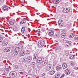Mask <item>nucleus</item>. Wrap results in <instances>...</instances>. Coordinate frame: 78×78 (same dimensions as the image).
I'll use <instances>...</instances> for the list:
<instances>
[{
    "instance_id": "nucleus-22",
    "label": "nucleus",
    "mask_w": 78,
    "mask_h": 78,
    "mask_svg": "<svg viewBox=\"0 0 78 78\" xmlns=\"http://www.w3.org/2000/svg\"><path fill=\"white\" fill-rule=\"evenodd\" d=\"M70 64L71 66H75V62L74 61H72L70 62Z\"/></svg>"
},
{
    "instance_id": "nucleus-1",
    "label": "nucleus",
    "mask_w": 78,
    "mask_h": 78,
    "mask_svg": "<svg viewBox=\"0 0 78 78\" xmlns=\"http://www.w3.org/2000/svg\"><path fill=\"white\" fill-rule=\"evenodd\" d=\"M9 75L12 78H14L17 75V73L16 71H12L10 73Z\"/></svg>"
},
{
    "instance_id": "nucleus-46",
    "label": "nucleus",
    "mask_w": 78,
    "mask_h": 78,
    "mask_svg": "<svg viewBox=\"0 0 78 78\" xmlns=\"http://www.w3.org/2000/svg\"><path fill=\"white\" fill-rule=\"evenodd\" d=\"M48 63H47L45 62H44V64H43V65L44 66H45L47 65V64H48Z\"/></svg>"
},
{
    "instance_id": "nucleus-2",
    "label": "nucleus",
    "mask_w": 78,
    "mask_h": 78,
    "mask_svg": "<svg viewBox=\"0 0 78 78\" xmlns=\"http://www.w3.org/2000/svg\"><path fill=\"white\" fill-rule=\"evenodd\" d=\"M44 59L42 58V57H39L37 59V60L38 63H41V64H43L44 62Z\"/></svg>"
},
{
    "instance_id": "nucleus-49",
    "label": "nucleus",
    "mask_w": 78,
    "mask_h": 78,
    "mask_svg": "<svg viewBox=\"0 0 78 78\" xmlns=\"http://www.w3.org/2000/svg\"><path fill=\"white\" fill-rule=\"evenodd\" d=\"M18 48L23 49V46H21V47H18Z\"/></svg>"
},
{
    "instance_id": "nucleus-40",
    "label": "nucleus",
    "mask_w": 78,
    "mask_h": 78,
    "mask_svg": "<svg viewBox=\"0 0 78 78\" xmlns=\"http://www.w3.org/2000/svg\"><path fill=\"white\" fill-rule=\"evenodd\" d=\"M15 67L16 69H18L19 68V66L18 65H16L15 66Z\"/></svg>"
},
{
    "instance_id": "nucleus-43",
    "label": "nucleus",
    "mask_w": 78,
    "mask_h": 78,
    "mask_svg": "<svg viewBox=\"0 0 78 78\" xmlns=\"http://www.w3.org/2000/svg\"><path fill=\"white\" fill-rule=\"evenodd\" d=\"M36 32L37 34L40 33V32H41V30H40V29H38L37 30Z\"/></svg>"
},
{
    "instance_id": "nucleus-18",
    "label": "nucleus",
    "mask_w": 78,
    "mask_h": 78,
    "mask_svg": "<svg viewBox=\"0 0 78 78\" xmlns=\"http://www.w3.org/2000/svg\"><path fill=\"white\" fill-rule=\"evenodd\" d=\"M10 51V48H6L4 50V51L5 53H8Z\"/></svg>"
},
{
    "instance_id": "nucleus-56",
    "label": "nucleus",
    "mask_w": 78,
    "mask_h": 78,
    "mask_svg": "<svg viewBox=\"0 0 78 78\" xmlns=\"http://www.w3.org/2000/svg\"><path fill=\"white\" fill-rule=\"evenodd\" d=\"M75 55H73V58H74V57H75Z\"/></svg>"
},
{
    "instance_id": "nucleus-34",
    "label": "nucleus",
    "mask_w": 78,
    "mask_h": 78,
    "mask_svg": "<svg viewBox=\"0 0 78 78\" xmlns=\"http://www.w3.org/2000/svg\"><path fill=\"white\" fill-rule=\"evenodd\" d=\"M71 27H72L71 24H69L67 25V28H70Z\"/></svg>"
},
{
    "instance_id": "nucleus-6",
    "label": "nucleus",
    "mask_w": 78,
    "mask_h": 78,
    "mask_svg": "<svg viewBox=\"0 0 78 78\" xmlns=\"http://www.w3.org/2000/svg\"><path fill=\"white\" fill-rule=\"evenodd\" d=\"M61 73L58 72L55 74L54 78H60L61 75Z\"/></svg>"
},
{
    "instance_id": "nucleus-55",
    "label": "nucleus",
    "mask_w": 78,
    "mask_h": 78,
    "mask_svg": "<svg viewBox=\"0 0 78 78\" xmlns=\"http://www.w3.org/2000/svg\"><path fill=\"white\" fill-rule=\"evenodd\" d=\"M69 56H73V55H70Z\"/></svg>"
},
{
    "instance_id": "nucleus-14",
    "label": "nucleus",
    "mask_w": 78,
    "mask_h": 78,
    "mask_svg": "<svg viewBox=\"0 0 78 78\" xmlns=\"http://www.w3.org/2000/svg\"><path fill=\"white\" fill-rule=\"evenodd\" d=\"M53 34H54V32L53 30L50 31L48 34L49 36H53Z\"/></svg>"
},
{
    "instance_id": "nucleus-23",
    "label": "nucleus",
    "mask_w": 78,
    "mask_h": 78,
    "mask_svg": "<svg viewBox=\"0 0 78 78\" xmlns=\"http://www.w3.org/2000/svg\"><path fill=\"white\" fill-rule=\"evenodd\" d=\"M20 53V55L21 56H24V55H25V51H23L21 52Z\"/></svg>"
},
{
    "instance_id": "nucleus-29",
    "label": "nucleus",
    "mask_w": 78,
    "mask_h": 78,
    "mask_svg": "<svg viewBox=\"0 0 78 78\" xmlns=\"http://www.w3.org/2000/svg\"><path fill=\"white\" fill-rule=\"evenodd\" d=\"M2 44L4 46H5L6 45H7V44H8V42H6L5 41H3L2 42Z\"/></svg>"
},
{
    "instance_id": "nucleus-3",
    "label": "nucleus",
    "mask_w": 78,
    "mask_h": 78,
    "mask_svg": "<svg viewBox=\"0 0 78 78\" xmlns=\"http://www.w3.org/2000/svg\"><path fill=\"white\" fill-rule=\"evenodd\" d=\"M58 25L60 27H62L64 25V22H63V20L61 19H60L58 21Z\"/></svg>"
},
{
    "instance_id": "nucleus-52",
    "label": "nucleus",
    "mask_w": 78,
    "mask_h": 78,
    "mask_svg": "<svg viewBox=\"0 0 78 78\" xmlns=\"http://www.w3.org/2000/svg\"><path fill=\"white\" fill-rule=\"evenodd\" d=\"M45 75V73H43L42 74V76H44Z\"/></svg>"
},
{
    "instance_id": "nucleus-13",
    "label": "nucleus",
    "mask_w": 78,
    "mask_h": 78,
    "mask_svg": "<svg viewBox=\"0 0 78 78\" xmlns=\"http://www.w3.org/2000/svg\"><path fill=\"white\" fill-rule=\"evenodd\" d=\"M27 59L28 62H30L32 60V56H28L27 58Z\"/></svg>"
},
{
    "instance_id": "nucleus-28",
    "label": "nucleus",
    "mask_w": 78,
    "mask_h": 78,
    "mask_svg": "<svg viewBox=\"0 0 78 78\" xmlns=\"http://www.w3.org/2000/svg\"><path fill=\"white\" fill-rule=\"evenodd\" d=\"M25 27H23L21 29V32L22 33H24L25 31Z\"/></svg>"
},
{
    "instance_id": "nucleus-15",
    "label": "nucleus",
    "mask_w": 78,
    "mask_h": 78,
    "mask_svg": "<svg viewBox=\"0 0 78 78\" xmlns=\"http://www.w3.org/2000/svg\"><path fill=\"white\" fill-rule=\"evenodd\" d=\"M53 34H54V32L53 30L50 31L48 34L49 36H53Z\"/></svg>"
},
{
    "instance_id": "nucleus-19",
    "label": "nucleus",
    "mask_w": 78,
    "mask_h": 78,
    "mask_svg": "<svg viewBox=\"0 0 78 78\" xmlns=\"http://www.w3.org/2000/svg\"><path fill=\"white\" fill-rule=\"evenodd\" d=\"M34 55L35 56L33 59V61H35L36 60V59L38 57V55H37L35 53H34Z\"/></svg>"
},
{
    "instance_id": "nucleus-30",
    "label": "nucleus",
    "mask_w": 78,
    "mask_h": 78,
    "mask_svg": "<svg viewBox=\"0 0 78 78\" xmlns=\"http://www.w3.org/2000/svg\"><path fill=\"white\" fill-rule=\"evenodd\" d=\"M4 72L5 73H8L9 72V69H5Z\"/></svg>"
},
{
    "instance_id": "nucleus-9",
    "label": "nucleus",
    "mask_w": 78,
    "mask_h": 78,
    "mask_svg": "<svg viewBox=\"0 0 78 78\" xmlns=\"http://www.w3.org/2000/svg\"><path fill=\"white\" fill-rule=\"evenodd\" d=\"M51 68V64H49L46 67V70L47 71H48L50 70Z\"/></svg>"
},
{
    "instance_id": "nucleus-25",
    "label": "nucleus",
    "mask_w": 78,
    "mask_h": 78,
    "mask_svg": "<svg viewBox=\"0 0 78 78\" xmlns=\"http://www.w3.org/2000/svg\"><path fill=\"white\" fill-rule=\"evenodd\" d=\"M74 36H75V34L72 33L69 36V37L70 38H73L74 37Z\"/></svg>"
},
{
    "instance_id": "nucleus-10",
    "label": "nucleus",
    "mask_w": 78,
    "mask_h": 78,
    "mask_svg": "<svg viewBox=\"0 0 78 78\" xmlns=\"http://www.w3.org/2000/svg\"><path fill=\"white\" fill-rule=\"evenodd\" d=\"M30 66L34 70V69H35V68L36 67V64H35V63L34 62L31 63L30 64Z\"/></svg>"
},
{
    "instance_id": "nucleus-36",
    "label": "nucleus",
    "mask_w": 78,
    "mask_h": 78,
    "mask_svg": "<svg viewBox=\"0 0 78 78\" xmlns=\"http://www.w3.org/2000/svg\"><path fill=\"white\" fill-rule=\"evenodd\" d=\"M65 46L66 47H69L70 46L68 44V43H65Z\"/></svg>"
},
{
    "instance_id": "nucleus-42",
    "label": "nucleus",
    "mask_w": 78,
    "mask_h": 78,
    "mask_svg": "<svg viewBox=\"0 0 78 78\" xmlns=\"http://www.w3.org/2000/svg\"><path fill=\"white\" fill-rule=\"evenodd\" d=\"M64 76H65V74H63L59 78H64Z\"/></svg>"
},
{
    "instance_id": "nucleus-16",
    "label": "nucleus",
    "mask_w": 78,
    "mask_h": 78,
    "mask_svg": "<svg viewBox=\"0 0 78 78\" xmlns=\"http://www.w3.org/2000/svg\"><path fill=\"white\" fill-rule=\"evenodd\" d=\"M62 67L63 69H66V68L68 67V66L66 63H64L62 64Z\"/></svg>"
},
{
    "instance_id": "nucleus-11",
    "label": "nucleus",
    "mask_w": 78,
    "mask_h": 78,
    "mask_svg": "<svg viewBox=\"0 0 78 78\" xmlns=\"http://www.w3.org/2000/svg\"><path fill=\"white\" fill-rule=\"evenodd\" d=\"M19 52V51L17 49V48H15V49L14 50V51H13L14 54V55H17V54H18Z\"/></svg>"
},
{
    "instance_id": "nucleus-8",
    "label": "nucleus",
    "mask_w": 78,
    "mask_h": 78,
    "mask_svg": "<svg viewBox=\"0 0 78 78\" xmlns=\"http://www.w3.org/2000/svg\"><path fill=\"white\" fill-rule=\"evenodd\" d=\"M65 72L66 75H69L71 72L70 71L69 69H67L65 70Z\"/></svg>"
},
{
    "instance_id": "nucleus-20",
    "label": "nucleus",
    "mask_w": 78,
    "mask_h": 78,
    "mask_svg": "<svg viewBox=\"0 0 78 78\" xmlns=\"http://www.w3.org/2000/svg\"><path fill=\"white\" fill-rule=\"evenodd\" d=\"M37 67L39 69H41L42 67L41 64L39 63H37Z\"/></svg>"
},
{
    "instance_id": "nucleus-39",
    "label": "nucleus",
    "mask_w": 78,
    "mask_h": 78,
    "mask_svg": "<svg viewBox=\"0 0 78 78\" xmlns=\"http://www.w3.org/2000/svg\"><path fill=\"white\" fill-rule=\"evenodd\" d=\"M69 59H72V60H73V59H75V58L73 57H72V56H71L69 57Z\"/></svg>"
},
{
    "instance_id": "nucleus-51",
    "label": "nucleus",
    "mask_w": 78,
    "mask_h": 78,
    "mask_svg": "<svg viewBox=\"0 0 78 78\" xmlns=\"http://www.w3.org/2000/svg\"><path fill=\"white\" fill-rule=\"evenodd\" d=\"M68 44H69V45L70 46V45L71 44V43L69 42H68Z\"/></svg>"
},
{
    "instance_id": "nucleus-27",
    "label": "nucleus",
    "mask_w": 78,
    "mask_h": 78,
    "mask_svg": "<svg viewBox=\"0 0 78 78\" xmlns=\"http://www.w3.org/2000/svg\"><path fill=\"white\" fill-rule=\"evenodd\" d=\"M14 22L12 21H9V24H10L11 25H14V23H16V21L14 20Z\"/></svg>"
},
{
    "instance_id": "nucleus-32",
    "label": "nucleus",
    "mask_w": 78,
    "mask_h": 78,
    "mask_svg": "<svg viewBox=\"0 0 78 78\" xmlns=\"http://www.w3.org/2000/svg\"><path fill=\"white\" fill-rule=\"evenodd\" d=\"M17 48V50L19 52H20V53L22 52V51H23L22 50H23V49L22 48Z\"/></svg>"
},
{
    "instance_id": "nucleus-37",
    "label": "nucleus",
    "mask_w": 78,
    "mask_h": 78,
    "mask_svg": "<svg viewBox=\"0 0 78 78\" xmlns=\"http://www.w3.org/2000/svg\"><path fill=\"white\" fill-rule=\"evenodd\" d=\"M44 62L47 64H48V59H47V58H45Z\"/></svg>"
},
{
    "instance_id": "nucleus-38",
    "label": "nucleus",
    "mask_w": 78,
    "mask_h": 78,
    "mask_svg": "<svg viewBox=\"0 0 78 78\" xmlns=\"http://www.w3.org/2000/svg\"><path fill=\"white\" fill-rule=\"evenodd\" d=\"M5 0H0V5H2L4 3Z\"/></svg>"
},
{
    "instance_id": "nucleus-5",
    "label": "nucleus",
    "mask_w": 78,
    "mask_h": 78,
    "mask_svg": "<svg viewBox=\"0 0 78 78\" xmlns=\"http://www.w3.org/2000/svg\"><path fill=\"white\" fill-rule=\"evenodd\" d=\"M70 7H66L63 10V12L64 13H67L70 12Z\"/></svg>"
},
{
    "instance_id": "nucleus-45",
    "label": "nucleus",
    "mask_w": 78,
    "mask_h": 78,
    "mask_svg": "<svg viewBox=\"0 0 78 78\" xmlns=\"http://www.w3.org/2000/svg\"><path fill=\"white\" fill-rule=\"evenodd\" d=\"M74 37L76 40H78V36H75Z\"/></svg>"
},
{
    "instance_id": "nucleus-12",
    "label": "nucleus",
    "mask_w": 78,
    "mask_h": 78,
    "mask_svg": "<svg viewBox=\"0 0 78 78\" xmlns=\"http://www.w3.org/2000/svg\"><path fill=\"white\" fill-rule=\"evenodd\" d=\"M56 69L57 71L58 70H60L61 69H62V67L61 65H59L56 66Z\"/></svg>"
},
{
    "instance_id": "nucleus-47",
    "label": "nucleus",
    "mask_w": 78,
    "mask_h": 78,
    "mask_svg": "<svg viewBox=\"0 0 78 78\" xmlns=\"http://www.w3.org/2000/svg\"><path fill=\"white\" fill-rule=\"evenodd\" d=\"M5 69H9V68L8 67V66H5Z\"/></svg>"
},
{
    "instance_id": "nucleus-4",
    "label": "nucleus",
    "mask_w": 78,
    "mask_h": 78,
    "mask_svg": "<svg viewBox=\"0 0 78 78\" xmlns=\"http://www.w3.org/2000/svg\"><path fill=\"white\" fill-rule=\"evenodd\" d=\"M45 44V41H42L39 42L38 44V47H43Z\"/></svg>"
},
{
    "instance_id": "nucleus-35",
    "label": "nucleus",
    "mask_w": 78,
    "mask_h": 78,
    "mask_svg": "<svg viewBox=\"0 0 78 78\" xmlns=\"http://www.w3.org/2000/svg\"><path fill=\"white\" fill-rule=\"evenodd\" d=\"M55 36H56V37H60V34H59L58 33H56L55 34Z\"/></svg>"
},
{
    "instance_id": "nucleus-53",
    "label": "nucleus",
    "mask_w": 78,
    "mask_h": 78,
    "mask_svg": "<svg viewBox=\"0 0 78 78\" xmlns=\"http://www.w3.org/2000/svg\"><path fill=\"white\" fill-rule=\"evenodd\" d=\"M20 74H21V75H22V74H23V72H20Z\"/></svg>"
},
{
    "instance_id": "nucleus-48",
    "label": "nucleus",
    "mask_w": 78,
    "mask_h": 78,
    "mask_svg": "<svg viewBox=\"0 0 78 78\" xmlns=\"http://www.w3.org/2000/svg\"><path fill=\"white\" fill-rule=\"evenodd\" d=\"M74 69H75V70H78V67H75L74 68Z\"/></svg>"
},
{
    "instance_id": "nucleus-44",
    "label": "nucleus",
    "mask_w": 78,
    "mask_h": 78,
    "mask_svg": "<svg viewBox=\"0 0 78 78\" xmlns=\"http://www.w3.org/2000/svg\"><path fill=\"white\" fill-rule=\"evenodd\" d=\"M23 46L22 45V44H18V47H23Z\"/></svg>"
},
{
    "instance_id": "nucleus-50",
    "label": "nucleus",
    "mask_w": 78,
    "mask_h": 78,
    "mask_svg": "<svg viewBox=\"0 0 78 78\" xmlns=\"http://www.w3.org/2000/svg\"><path fill=\"white\" fill-rule=\"evenodd\" d=\"M71 76H74V73H72L71 74Z\"/></svg>"
},
{
    "instance_id": "nucleus-17",
    "label": "nucleus",
    "mask_w": 78,
    "mask_h": 78,
    "mask_svg": "<svg viewBox=\"0 0 78 78\" xmlns=\"http://www.w3.org/2000/svg\"><path fill=\"white\" fill-rule=\"evenodd\" d=\"M52 2L54 4H58L60 2L59 0H52Z\"/></svg>"
},
{
    "instance_id": "nucleus-54",
    "label": "nucleus",
    "mask_w": 78,
    "mask_h": 78,
    "mask_svg": "<svg viewBox=\"0 0 78 78\" xmlns=\"http://www.w3.org/2000/svg\"><path fill=\"white\" fill-rule=\"evenodd\" d=\"M66 56H68L69 55V53H66Z\"/></svg>"
},
{
    "instance_id": "nucleus-26",
    "label": "nucleus",
    "mask_w": 78,
    "mask_h": 78,
    "mask_svg": "<svg viewBox=\"0 0 78 78\" xmlns=\"http://www.w3.org/2000/svg\"><path fill=\"white\" fill-rule=\"evenodd\" d=\"M3 9L5 11H8V7L6 6H4Z\"/></svg>"
},
{
    "instance_id": "nucleus-21",
    "label": "nucleus",
    "mask_w": 78,
    "mask_h": 78,
    "mask_svg": "<svg viewBox=\"0 0 78 78\" xmlns=\"http://www.w3.org/2000/svg\"><path fill=\"white\" fill-rule=\"evenodd\" d=\"M55 73V71L54 70H51L49 71V73L51 75H53Z\"/></svg>"
},
{
    "instance_id": "nucleus-33",
    "label": "nucleus",
    "mask_w": 78,
    "mask_h": 78,
    "mask_svg": "<svg viewBox=\"0 0 78 78\" xmlns=\"http://www.w3.org/2000/svg\"><path fill=\"white\" fill-rule=\"evenodd\" d=\"M29 53H30V52H29V51L28 50H26L25 51V54L26 55H28Z\"/></svg>"
},
{
    "instance_id": "nucleus-24",
    "label": "nucleus",
    "mask_w": 78,
    "mask_h": 78,
    "mask_svg": "<svg viewBox=\"0 0 78 78\" xmlns=\"http://www.w3.org/2000/svg\"><path fill=\"white\" fill-rule=\"evenodd\" d=\"M26 23V20H23L20 23V25H22V24H23V23Z\"/></svg>"
},
{
    "instance_id": "nucleus-7",
    "label": "nucleus",
    "mask_w": 78,
    "mask_h": 78,
    "mask_svg": "<svg viewBox=\"0 0 78 78\" xmlns=\"http://www.w3.org/2000/svg\"><path fill=\"white\" fill-rule=\"evenodd\" d=\"M66 32L64 30H63L61 34V36L62 38H64L66 37Z\"/></svg>"
},
{
    "instance_id": "nucleus-41",
    "label": "nucleus",
    "mask_w": 78,
    "mask_h": 78,
    "mask_svg": "<svg viewBox=\"0 0 78 78\" xmlns=\"http://www.w3.org/2000/svg\"><path fill=\"white\" fill-rule=\"evenodd\" d=\"M2 41H3V38H2V37H0V43H2Z\"/></svg>"
},
{
    "instance_id": "nucleus-31",
    "label": "nucleus",
    "mask_w": 78,
    "mask_h": 78,
    "mask_svg": "<svg viewBox=\"0 0 78 78\" xmlns=\"http://www.w3.org/2000/svg\"><path fill=\"white\" fill-rule=\"evenodd\" d=\"M13 30L15 31H18V28H17L16 27H14L13 29Z\"/></svg>"
}]
</instances>
